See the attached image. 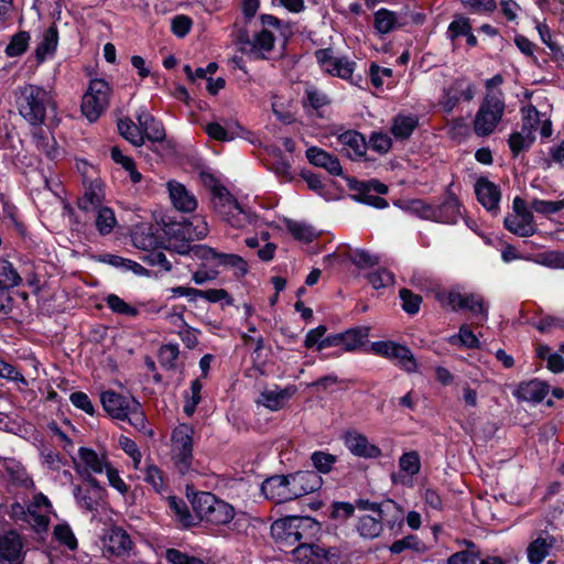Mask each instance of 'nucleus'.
I'll list each match as a JSON object with an SVG mask.
<instances>
[{"label":"nucleus","instance_id":"50","mask_svg":"<svg viewBox=\"0 0 564 564\" xmlns=\"http://www.w3.org/2000/svg\"><path fill=\"white\" fill-rule=\"evenodd\" d=\"M530 207L538 214L550 216L564 209V199L543 200L535 198L530 203Z\"/></svg>","mask_w":564,"mask_h":564},{"label":"nucleus","instance_id":"21","mask_svg":"<svg viewBox=\"0 0 564 564\" xmlns=\"http://www.w3.org/2000/svg\"><path fill=\"white\" fill-rule=\"evenodd\" d=\"M1 467L6 473L8 481L15 487L23 489H33L34 482L31 476L28 474L25 467L13 458H3L1 460Z\"/></svg>","mask_w":564,"mask_h":564},{"label":"nucleus","instance_id":"51","mask_svg":"<svg viewBox=\"0 0 564 564\" xmlns=\"http://www.w3.org/2000/svg\"><path fill=\"white\" fill-rule=\"evenodd\" d=\"M399 296L402 301V308L405 313L414 315L420 311L423 301L421 295L404 288L400 290Z\"/></svg>","mask_w":564,"mask_h":564},{"label":"nucleus","instance_id":"3","mask_svg":"<svg viewBox=\"0 0 564 564\" xmlns=\"http://www.w3.org/2000/svg\"><path fill=\"white\" fill-rule=\"evenodd\" d=\"M319 531V524L311 517H285L271 524V536L282 547H291L302 540L311 541Z\"/></svg>","mask_w":564,"mask_h":564},{"label":"nucleus","instance_id":"1","mask_svg":"<svg viewBox=\"0 0 564 564\" xmlns=\"http://www.w3.org/2000/svg\"><path fill=\"white\" fill-rule=\"evenodd\" d=\"M14 97L19 115L35 128L45 122L47 108L55 106L51 93L34 84L20 86Z\"/></svg>","mask_w":564,"mask_h":564},{"label":"nucleus","instance_id":"29","mask_svg":"<svg viewBox=\"0 0 564 564\" xmlns=\"http://www.w3.org/2000/svg\"><path fill=\"white\" fill-rule=\"evenodd\" d=\"M78 456L86 473L101 474L110 465L105 453L98 454L91 448L80 447L78 449Z\"/></svg>","mask_w":564,"mask_h":564},{"label":"nucleus","instance_id":"57","mask_svg":"<svg viewBox=\"0 0 564 564\" xmlns=\"http://www.w3.org/2000/svg\"><path fill=\"white\" fill-rule=\"evenodd\" d=\"M178 347L176 345H164L159 350V362L166 369L175 368V361L178 357Z\"/></svg>","mask_w":564,"mask_h":564},{"label":"nucleus","instance_id":"33","mask_svg":"<svg viewBox=\"0 0 564 564\" xmlns=\"http://www.w3.org/2000/svg\"><path fill=\"white\" fill-rule=\"evenodd\" d=\"M369 335V328H350L343 333V349L345 351H355L366 344Z\"/></svg>","mask_w":564,"mask_h":564},{"label":"nucleus","instance_id":"45","mask_svg":"<svg viewBox=\"0 0 564 564\" xmlns=\"http://www.w3.org/2000/svg\"><path fill=\"white\" fill-rule=\"evenodd\" d=\"M117 220L115 213L109 207H101L97 209V217L95 225L100 235H108L112 231Z\"/></svg>","mask_w":564,"mask_h":564},{"label":"nucleus","instance_id":"4","mask_svg":"<svg viewBox=\"0 0 564 564\" xmlns=\"http://www.w3.org/2000/svg\"><path fill=\"white\" fill-rule=\"evenodd\" d=\"M166 249L178 254L191 253V241L208 235V225L204 217L194 216L188 221L171 223L165 226Z\"/></svg>","mask_w":564,"mask_h":564},{"label":"nucleus","instance_id":"42","mask_svg":"<svg viewBox=\"0 0 564 564\" xmlns=\"http://www.w3.org/2000/svg\"><path fill=\"white\" fill-rule=\"evenodd\" d=\"M33 140L37 150L45 153L48 158L53 159L56 155V141L50 133L44 132L42 129H37L33 132Z\"/></svg>","mask_w":564,"mask_h":564},{"label":"nucleus","instance_id":"52","mask_svg":"<svg viewBox=\"0 0 564 564\" xmlns=\"http://www.w3.org/2000/svg\"><path fill=\"white\" fill-rule=\"evenodd\" d=\"M30 35L28 32H19L12 36L10 43L6 48V53L10 57L19 56L23 54L29 45Z\"/></svg>","mask_w":564,"mask_h":564},{"label":"nucleus","instance_id":"12","mask_svg":"<svg viewBox=\"0 0 564 564\" xmlns=\"http://www.w3.org/2000/svg\"><path fill=\"white\" fill-rule=\"evenodd\" d=\"M240 52L252 59H264L274 47V36L268 30H262L250 39L247 34L239 36Z\"/></svg>","mask_w":564,"mask_h":564},{"label":"nucleus","instance_id":"63","mask_svg":"<svg viewBox=\"0 0 564 564\" xmlns=\"http://www.w3.org/2000/svg\"><path fill=\"white\" fill-rule=\"evenodd\" d=\"M203 299L210 303L225 302L226 305H232L234 299L225 289L204 290Z\"/></svg>","mask_w":564,"mask_h":564},{"label":"nucleus","instance_id":"46","mask_svg":"<svg viewBox=\"0 0 564 564\" xmlns=\"http://www.w3.org/2000/svg\"><path fill=\"white\" fill-rule=\"evenodd\" d=\"M522 113V126L521 130L523 133L534 135L538 126L540 124V115L538 109L533 105L521 108Z\"/></svg>","mask_w":564,"mask_h":564},{"label":"nucleus","instance_id":"28","mask_svg":"<svg viewBox=\"0 0 564 564\" xmlns=\"http://www.w3.org/2000/svg\"><path fill=\"white\" fill-rule=\"evenodd\" d=\"M295 393L294 387H286L284 389H265L261 392L258 403L264 405L271 411H278L282 409L289 399Z\"/></svg>","mask_w":564,"mask_h":564},{"label":"nucleus","instance_id":"64","mask_svg":"<svg viewBox=\"0 0 564 564\" xmlns=\"http://www.w3.org/2000/svg\"><path fill=\"white\" fill-rule=\"evenodd\" d=\"M54 533H55L56 539L59 542H62L63 544H65L66 546H68L70 550L76 549L77 540H76L74 533L72 532V530L69 529V527L58 524L55 527Z\"/></svg>","mask_w":564,"mask_h":564},{"label":"nucleus","instance_id":"18","mask_svg":"<svg viewBox=\"0 0 564 564\" xmlns=\"http://www.w3.org/2000/svg\"><path fill=\"white\" fill-rule=\"evenodd\" d=\"M346 447L355 455L365 458H378L381 449L371 444L368 438L356 431H349L344 436Z\"/></svg>","mask_w":564,"mask_h":564},{"label":"nucleus","instance_id":"25","mask_svg":"<svg viewBox=\"0 0 564 564\" xmlns=\"http://www.w3.org/2000/svg\"><path fill=\"white\" fill-rule=\"evenodd\" d=\"M139 128L144 135V140L148 139L151 142H162L166 138L163 124L158 121L152 115L145 110H141L137 115Z\"/></svg>","mask_w":564,"mask_h":564},{"label":"nucleus","instance_id":"30","mask_svg":"<svg viewBox=\"0 0 564 564\" xmlns=\"http://www.w3.org/2000/svg\"><path fill=\"white\" fill-rule=\"evenodd\" d=\"M549 392V386L540 380H531L521 383L516 392V395L524 401L541 402Z\"/></svg>","mask_w":564,"mask_h":564},{"label":"nucleus","instance_id":"35","mask_svg":"<svg viewBox=\"0 0 564 564\" xmlns=\"http://www.w3.org/2000/svg\"><path fill=\"white\" fill-rule=\"evenodd\" d=\"M57 42V29L55 26L48 28L43 35V40L35 50L36 59L39 62H43L47 55H52L56 50Z\"/></svg>","mask_w":564,"mask_h":564},{"label":"nucleus","instance_id":"6","mask_svg":"<svg viewBox=\"0 0 564 564\" xmlns=\"http://www.w3.org/2000/svg\"><path fill=\"white\" fill-rule=\"evenodd\" d=\"M192 505L197 517L210 524L225 525L235 517L234 507L210 492L195 495Z\"/></svg>","mask_w":564,"mask_h":564},{"label":"nucleus","instance_id":"14","mask_svg":"<svg viewBox=\"0 0 564 564\" xmlns=\"http://www.w3.org/2000/svg\"><path fill=\"white\" fill-rule=\"evenodd\" d=\"M290 484L289 475H275L262 482L261 492L276 503L294 500Z\"/></svg>","mask_w":564,"mask_h":564},{"label":"nucleus","instance_id":"13","mask_svg":"<svg viewBox=\"0 0 564 564\" xmlns=\"http://www.w3.org/2000/svg\"><path fill=\"white\" fill-rule=\"evenodd\" d=\"M372 350L390 359H395L399 365L408 372H414L417 368L416 360L411 350L394 341H377L372 344Z\"/></svg>","mask_w":564,"mask_h":564},{"label":"nucleus","instance_id":"39","mask_svg":"<svg viewBox=\"0 0 564 564\" xmlns=\"http://www.w3.org/2000/svg\"><path fill=\"white\" fill-rule=\"evenodd\" d=\"M417 126V119L413 116H398L392 126V133L395 138L406 139Z\"/></svg>","mask_w":564,"mask_h":564},{"label":"nucleus","instance_id":"34","mask_svg":"<svg viewBox=\"0 0 564 564\" xmlns=\"http://www.w3.org/2000/svg\"><path fill=\"white\" fill-rule=\"evenodd\" d=\"M354 66L355 63L348 61L347 58L334 56L322 68L333 76H338L343 79H352Z\"/></svg>","mask_w":564,"mask_h":564},{"label":"nucleus","instance_id":"8","mask_svg":"<svg viewBox=\"0 0 564 564\" xmlns=\"http://www.w3.org/2000/svg\"><path fill=\"white\" fill-rule=\"evenodd\" d=\"M435 299L442 306L449 307L452 311L467 310L474 315H479L482 321H487L488 318V308L484 297L479 294H463L457 291H437Z\"/></svg>","mask_w":564,"mask_h":564},{"label":"nucleus","instance_id":"27","mask_svg":"<svg viewBox=\"0 0 564 564\" xmlns=\"http://www.w3.org/2000/svg\"><path fill=\"white\" fill-rule=\"evenodd\" d=\"M105 193L100 181L95 180L90 182L88 187L85 189L84 195L78 198L77 205L79 209L84 212H95L101 208Z\"/></svg>","mask_w":564,"mask_h":564},{"label":"nucleus","instance_id":"11","mask_svg":"<svg viewBox=\"0 0 564 564\" xmlns=\"http://www.w3.org/2000/svg\"><path fill=\"white\" fill-rule=\"evenodd\" d=\"M173 459L181 474H186L193 459V429L180 424L172 434Z\"/></svg>","mask_w":564,"mask_h":564},{"label":"nucleus","instance_id":"15","mask_svg":"<svg viewBox=\"0 0 564 564\" xmlns=\"http://www.w3.org/2000/svg\"><path fill=\"white\" fill-rule=\"evenodd\" d=\"M291 553L297 564H324L329 560L330 550L314 544L313 540H302Z\"/></svg>","mask_w":564,"mask_h":564},{"label":"nucleus","instance_id":"53","mask_svg":"<svg viewBox=\"0 0 564 564\" xmlns=\"http://www.w3.org/2000/svg\"><path fill=\"white\" fill-rule=\"evenodd\" d=\"M311 460L318 473L328 474L337 462V457L333 454L318 451L312 454Z\"/></svg>","mask_w":564,"mask_h":564},{"label":"nucleus","instance_id":"41","mask_svg":"<svg viewBox=\"0 0 564 564\" xmlns=\"http://www.w3.org/2000/svg\"><path fill=\"white\" fill-rule=\"evenodd\" d=\"M77 502L88 511L96 510L99 505L100 494L98 490H91L89 488L76 487L74 490Z\"/></svg>","mask_w":564,"mask_h":564},{"label":"nucleus","instance_id":"44","mask_svg":"<svg viewBox=\"0 0 564 564\" xmlns=\"http://www.w3.org/2000/svg\"><path fill=\"white\" fill-rule=\"evenodd\" d=\"M435 207L436 206L429 205L421 199H414L409 203L408 209L422 219L432 221L435 219H443L440 212H437Z\"/></svg>","mask_w":564,"mask_h":564},{"label":"nucleus","instance_id":"19","mask_svg":"<svg viewBox=\"0 0 564 564\" xmlns=\"http://www.w3.org/2000/svg\"><path fill=\"white\" fill-rule=\"evenodd\" d=\"M556 544V539L546 531H542L527 547L530 564H541Z\"/></svg>","mask_w":564,"mask_h":564},{"label":"nucleus","instance_id":"55","mask_svg":"<svg viewBox=\"0 0 564 564\" xmlns=\"http://www.w3.org/2000/svg\"><path fill=\"white\" fill-rule=\"evenodd\" d=\"M400 469L410 476L419 474L421 469L420 456L415 451L404 453L399 459Z\"/></svg>","mask_w":564,"mask_h":564},{"label":"nucleus","instance_id":"59","mask_svg":"<svg viewBox=\"0 0 564 564\" xmlns=\"http://www.w3.org/2000/svg\"><path fill=\"white\" fill-rule=\"evenodd\" d=\"M106 302L108 306L111 308L112 312L127 315V316H134L137 315L138 311L137 308L132 307L128 303H126L122 299H120L116 294H110L107 296Z\"/></svg>","mask_w":564,"mask_h":564},{"label":"nucleus","instance_id":"61","mask_svg":"<svg viewBox=\"0 0 564 564\" xmlns=\"http://www.w3.org/2000/svg\"><path fill=\"white\" fill-rule=\"evenodd\" d=\"M165 558L171 564H205L200 558L189 556L176 549L166 550Z\"/></svg>","mask_w":564,"mask_h":564},{"label":"nucleus","instance_id":"22","mask_svg":"<svg viewBox=\"0 0 564 564\" xmlns=\"http://www.w3.org/2000/svg\"><path fill=\"white\" fill-rule=\"evenodd\" d=\"M166 186L171 203L177 210L192 213L196 209L197 200L195 196L189 193L183 184L176 181H170Z\"/></svg>","mask_w":564,"mask_h":564},{"label":"nucleus","instance_id":"48","mask_svg":"<svg viewBox=\"0 0 564 564\" xmlns=\"http://www.w3.org/2000/svg\"><path fill=\"white\" fill-rule=\"evenodd\" d=\"M535 137L530 135L528 133H523L522 130L512 132L509 135L508 144L514 156L519 155V153L523 150H527L533 143Z\"/></svg>","mask_w":564,"mask_h":564},{"label":"nucleus","instance_id":"58","mask_svg":"<svg viewBox=\"0 0 564 564\" xmlns=\"http://www.w3.org/2000/svg\"><path fill=\"white\" fill-rule=\"evenodd\" d=\"M368 280L375 289L390 286L394 283V275L386 269H379L368 274Z\"/></svg>","mask_w":564,"mask_h":564},{"label":"nucleus","instance_id":"43","mask_svg":"<svg viewBox=\"0 0 564 564\" xmlns=\"http://www.w3.org/2000/svg\"><path fill=\"white\" fill-rule=\"evenodd\" d=\"M440 212L443 219H435L434 221L444 224H454L460 216V208L456 198H449L443 204L435 207Z\"/></svg>","mask_w":564,"mask_h":564},{"label":"nucleus","instance_id":"20","mask_svg":"<svg viewBox=\"0 0 564 564\" xmlns=\"http://www.w3.org/2000/svg\"><path fill=\"white\" fill-rule=\"evenodd\" d=\"M339 151L349 159L355 160L366 154L367 143L362 134L354 130H347L337 135Z\"/></svg>","mask_w":564,"mask_h":564},{"label":"nucleus","instance_id":"24","mask_svg":"<svg viewBox=\"0 0 564 564\" xmlns=\"http://www.w3.org/2000/svg\"><path fill=\"white\" fill-rule=\"evenodd\" d=\"M475 192L479 203L489 212H497L501 193L497 185L487 178H479L475 185Z\"/></svg>","mask_w":564,"mask_h":564},{"label":"nucleus","instance_id":"60","mask_svg":"<svg viewBox=\"0 0 564 564\" xmlns=\"http://www.w3.org/2000/svg\"><path fill=\"white\" fill-rule=\"evenodd\" d=\"M536 262L554 269H564V252L549 251L541 253L539 254Z\"/></svg>","mask_w":564,"mask_h":564},{"label":"nucleus","instance_id":"54","mask_svg":"<svg viewBox=\"0 0 564 564\" xmlns=\"http://www.w3.org/2000/svg\"><path fill=\"white\" fill-rule=\"evenodd\" d=\"M457 341L470 349L478 348L480 344L477 336L471 332L468 325H462L458 334L449 338V343L453 345Z\"/></svg>","mask_w":564,"mask_h":564},{"label":"nucleus","instance_id":"32","mask_svg":"<svg viewBox=\"0 0 564 564\" xmlns=\"http://www.w3.org/2000/svg\"><path fill=\"white\" fill-rule=\"evenodd\" d=\"M373 26L381 34H388L402 26L395 12L388 9H380L373 15Z\"/></svg>","mask_w":564,"mask_h":564},{"label":"nucleus","instance_id":"2","mask_svg":"<svg viewBox=\"0 0 564 564\" xmlns=\"http://www.w3.org/2000/svg\"><path fill=\"white\" fill-rule=\"evenodd\" d=\"M404 521V510L395 501L386 499L376 514H364L358 518L357 532L364 539L373 540L383 532L384 525L390 531H399Z\"/></svg>","mask_w":564,"mask_h":564},{"label":"nucleus","instance_id":"31","mask_svg":"<svg viewBox=\"0 0 564 564\" xmlns=\"http://www.w3.org/2000/svg\"><path fill=\"white\" fill-rule=\"evenodd\" d=\"M506 228L519 237H531L536 232L534 217L530 216H507L505 218Z\"/></svg>","mask_w":564,"mask_h":564},{"label":"nucleus","instance_id":"47","mask_svg":"<svg viewBox=\"0 0 564 564\" xmlns=\"http://www.w3.org/2000/svg\"><path fill=\"white\" fill-rule=\"evenodd\" d=\"M273 161L271 162L272 170L275 174L284 181L292 180L291 164L286 160L280 149H273L271 152Z\"/></svg>","mask_w":564,"mask_h":564},{"label":"nucleus","instance_id":"37","mask_svg":"<svg viewBox=\"0 0 564 564\" xmlns=\"http://www.w3.org/2000/svg\"><path fill=\"white\" fill-rule=\"evenodd\" d=\"M118 130L120 134L134 147L144 144V135L142 134L139 126H135L129 118L120 119L118 121Z\"/></svg>","mask_w":564,"mask_h":564},{"label":"nucleus","instance_id":"36","mask_svg":"<svg viewBox=\"0 0 564 564\" xmlns=\"http://www.w3.org/2000/svg\"><path fill=\"white\" fill-rule=\"evenodd\" d=\"M133 245L142 250L156 249L159 246V238L154 235L153 227H140L132 235Z\"/></svg>","mask_w":564,"mask_h":564},{"label":"nucleus","instance_id":"10","mask_svg":"<svg viewBox=\"0 0 564 564\" xmlns=\"http://www.w3.org/2000/svg\"><path fill=\"white\" fill-rule=\"evenodd\" d=\"M213 181L216 182L215 180ZM212 192V202L215 210L231 226L242 227L247 216L227 188L215 183Z\"/></svg>","mask_w":564,"mask_h":564},{"label":"nucleus","instance_id":"5","mask_svg":"<svg viewBox=\"0 0 564 564\" xmlns=\"http://www.w3.org/2000/svg\"><path fill=\"white\" fill-rule=\"evenodd\" d=\"M505 109L503 93L487 91L473 120L475 134L481 138L492 134L503 118Z\"/></svg>","mask_w":564,"mask_h":564},{"label":"nucleus","instance_id":"49","mask_svg":"<svg viewBox=\"0 0 564 564\" xmlns=\"http://www.w3.org/2000/svg\"><path fill=\"white\" fill-rule=\"evenodd\" d=\"M286 227L296 240L303 242H311L317 236L314 228L304 223L290 220L288 221Z\"/></svg>","mask_w":564,"mask_h":564},{"label":"nucleus","instance_id":"26","mask_svg":"<svg viewBox=\"0 0 564 564\" xmlns=\"http://www.w3.org/2000/svg\"><path fill=\"white\" fill-rule=\"evenodd\" d=\"M306 158L313 165L323 167L333 175H340L343 173L339 160L323 149L317 147L307 149Z\"/></svg>","mask_w":564,"mask_h":564},{"label":"nucleus","instance_id":"7","mask_svg":"<svg viewBox=\"0 0 564 564\" xmlns=\"http://www.w3.org/2000/svg\"><path fill=\"white\" fill-rule=\"evenodd\" d=\"M100 401L105 411L118 420H128L138 429H144L145 417L141 411L140 403L133 398H126L113 391L101 393Z\"/></svg>","mask_w":564,"mask_h":564},{"label":"nucleus","instance_id":"40","mask_svg":"<svg viewBox=\"0 0 564 564\" xmlns=\"http://www.w3.org/2000/svg\"><path fill=\"white\" fill-rule=\"evenodd\" d=\"M169 506L171 510L176 516L178 522L184 528H189L195 524L194 518L191 514L187 505L183 499H178L176 497H170L169 498Z\"/></svg>","mask_w":564,"mask_h":564},{"label":"nucleus","instance_id":"23","mask_svg":"<svg viewBox=\"0 0 564 564\" xmlns=\"http://www.w3.org/2000/svg\"><path fill=\"white\" fill-rule=\"evenodd\" d=\"M130 535L121 528L110 529L105 540V551L115 556H124L132 550Z\"/></svg>","mask_w":564,"mask_h":564},{"label":"nucleus","instance_id":"62","mask_svg":"<svg viewBox=\"0 0 564 564\" xmlns=\"http://www.w3.org/2000/svg\"><path fill=\"white\" fill-rule=\"evenodd\" d=\"M469 31H471L469 19L464 17L456 18L448 26V34L453 41L460 35H466Z\"/></svg>","mask_w":564,"mask_h":564},{"label":"nucleus","instance_id":"56","mask_svg":"<svg viewBox=\"0 0 564 564\" xmlns=\"http://www.w3.org/2000/svg\"><path fill=\"white\" fill-rule=\"evenodd\" d=\"M218 264L231 267L237 270V274L245 275L248 272V264L245 259L234 253H219Z\"/></svg>","mask_w":564,"mask_h":564},{"label":"nucleus","instance_id":"16","mask_svg":"<svg viewBox=\"0 0 564 564\" xmlns=\"http://www.w3.org/2000/svg\"><path fill=\"white\" fill-rule=\"evenodd\" d=\"M289 478L293 499L312 494L318 490L323 485L322 477L314 470H303L290 474Z\"/></svg>","mask_w":564,"mask_h":564},{"label":"nucleus","instance_id":"9","mask_svg":"<svg viewBox=\"0 0 564 564\" xmlns=\"http://www.w3.org/2000/svg\"><path fill=\"white\" fill-rule=\"evenodd\" d=\"M110 87L104 79L90 80L88 90L83 96L82 112L90 121H96L107 109L109 104Z\"/></svg>","mask_w":564,"mask_h":564},{"label":"nucleus","instance_id":"17","mask_svg":"<svg viewBox=\"0 0 564 564\" xmlns=\"http://www.w3.org/2000/svg\"><path fill=\"white\" fill-rule=\"evenodd\" d=\"M22 539L17 532L9 531L0 535V563L22 564Z\"/></svg>","mask_w":564,"mask_h":564},{"label":"nucleus","instance_id":"38","mask_svg":"<svg viewBox=\"0 0 564 564\" xmlns=\"http://www.w3.org/2000/svg\"><path fill=\"white\" fill-rule=\"evenodd\" d=\"M22 278L13 264L6 259H0V289H12L19 285Z\"/></svg>","mask_w":564,"mask_h":564}]
</instances>
